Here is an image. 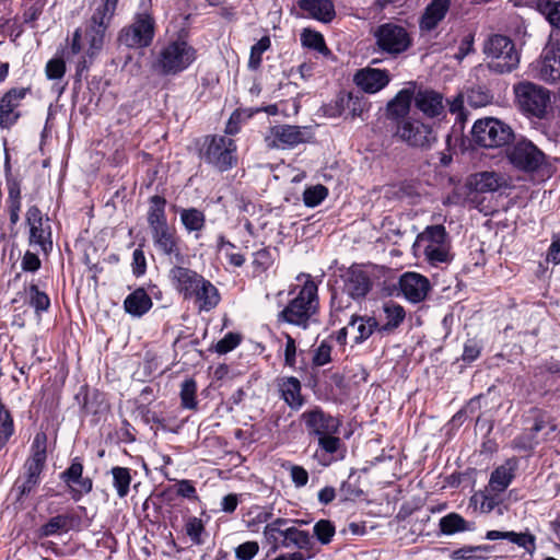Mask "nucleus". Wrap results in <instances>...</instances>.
<instances>
[{"label":"nucleus","mask_w":560,"mask_h":560,"mask_svg":"<svg viewBox=\"0 0 560 560\" xmlns=\"http://www.w3.org/2000/svg\"><path fill=\"white\" fill-rule=\"evenodd\" d=\"M118 0H101L91 18L90 25L84 34L77 30L72 37L71 52H84L82 60L78 63V71L89 67L92 58L100 52L104 45L105 31L117 5Z\"/></svg>","instance_id":"obj_1"},{"label":"nucleus","mask_w":560,"mask_h":560,"mask_svg":"<svg viewBox=\"0 0 560 560\" xmlns=\"http://www.w3.org/2000/svg\"><path fill=\"white\" fill-rule=\"evenodd\" d=\"M319 446L327 453L334 454L340 445V439L336 434H327L318 438Z\"/></svg>","instance_id":"obj_63"},{"label":"nucleus","mask_w":560,"mask_h":560,"mask_svg":"<svg viewBox=\"0 0 560 560\" xmlns=\"http://www.w3.org/2000/svg\"><path fill=\"white\" fill-rule=\"evenodd\" d=\"M417 242L423 245L424 256L432 265L450 261V242L443 225L428 226L418 235Z\"/></svg>","instance_id":"obj_9"},{"label":"nucleus","mask_w":560,"mask_h":560,"mask_svg":"<svg viewBox=\"0 0 560 560\" xmlns=\"http://www.w3.org/2000/svg\"><path fill=\"white\" fill-rule=\"evenodd\" d=\"M25 476L16 481V490L19 492L18 500L28 495L39 483L40 474L44 468L25 464Z\"/></svg>","instance_id":"obj_37"},{"label":"nucleus","mask_w":560,"mask_h":560,"mask_svg":"<svg viewBox=\"0 0 560 560\" xmlns=\"http://www.w3.org/2000/svg\"><path fill=\"white\" fill-rule=\"evenodd\" d=\"M399 288L408 301L419 303L427 298L430 290V282L420 273L406 272L400 277Z\"/></svg>","instance_id":"obj_21"},{"label":"nucleus","mask_w":560,"mask_h":560,"mask_svg":"<svg viewBox=\"0 0 560 560\" xmlns=\"http://www.w3.org/2000/svg\"><path fill=\"white\" fill-rule=\"evenodd\" d=\"M203 159L220 171H225L235 163L236 145L231 138L213 136L206 139Z\"/></svg>","instance_id":"obj_12"},{"label":"nucleus","mask_w":560,"mask_h":560,"mask_svg":"<svg viewBox=\"0 0 560 560\" xmlns=\"http://www.w3.org/2000/svg\"><path fill=\"white\" fill-rule=\"evenodd\" d=\"M13 432V419L9 410L0 405V450L7 444Z\"/></svg>","instance_id":"obj_49"},{"label":"nucleus","mask_w":560,"mask_h":560,"mask_svg":"<svg viewBox=\"0 0 560 560\" xmlns=\"http://www.w3.org/2000/svg\"><path fill=\"white\" fill-rule=\"evenodd\" d=\"M483 52L490 59V69L498 73L511 72L520 63L514 43L504 35L490 36L485 43Z\"/></svg>","instance_id":"obj_4"},{"label":"nucleus","mask_w":560,"mask_h":560,"mask_svg":"<svg viewBox=\"0 0 560 560\" xmlns=\"http://www.w3.org/2000/svg\"><path fill=\"white\" fill-rule=\"evenodd\" d=\"M30 90L19 88L9 90L0 100V128L7 129L13 126L20 118L18 107L25 98Z\"/></svg>","instance_id":"obj_18"},{"label":"nucleus","mask_w":560,"mask_h":560,"mask_svg":"<svg viewBox=\"0 0 560 560\" xmlns=\"http://www.w3.org/2000/svg\"><path fill=\"white\" fill-rule=\"evenodd\" d=\"M304 279L299 294L279 313L278 319L291 325L306 328L311 317L317 310V285L307 275H300L298 280Z\"/></svg>","instance_id":"obj_2"},{"label":"nucleus","mask_w":560,"mask_h":560,"mask_svg":"<svg viewBox=\"0 0 560 560\" xmlns=\"http://www.w3.org/2000/svg\"><path fill=\"white\" fill-rule=\"evenodd\" d=\"M471 501L475 504H479V509L482 513L492 512L499 504L500 500L494 494L489 492H478L471 497Z\"/></svg>","instance_id":"obj_53"},{"label":"nucleus","mask_w":560,"mask_h":560,"mask_svg":"<svg viewBox=\"0 0 560 560\" xmlns=\"http://www.w3.org/2000/svg\"><path fill=\"white\" fill-rule=\"evenodd\" d=\"M313 137L311 127L276 125L269 129L265 138L266 144L271 149H292L301 143L308 142Z\"/></svg>","instance_id":"obj_11"},{"label":"nucleus","mask_w":560,"mask_h":560,"mask_svg":"<svg viewBox=\"0 0 560 560\" xmlns=\"http://www.w3.org/2000/svg\"><path fill=\"white\" fill-rule=\"evenodd\" d=\"M314 535L323 545H327L335 535V526L328 520H320L314 525Z\"/></svg>","instance_id":"obj_54"},{"label":"nucleus","mask_w":560,"mask_h":560,"mask_svg":"<svg viewBox=\"0 0 560 560\" xmlns=\"http://www.w3.org/2000/svg\"><path fill=\"white\" fill-rule=\"evenodd\" d=\"M21 266L24 271L34 272L39 269L40 259L35 253L27 250L22 258Z\"/></svg>","instance_id":"obj_64"},{"label":"nucleus","mask_w":560,"mask_h":560,"mask_svg":"<svg viewBox=\"0 0 560 560\" xmlns=\"http://www.w3.org/2000/svg\"><path fill=\"white\" fill-rule=\"evenodd\" d=\"M354 342L361 343L366 340L375 330L378 331V323L374 317L352 316L348 324Z\"/></svg>","instance_id":"obj_33"},{"label":"nucleus","mask_w":560,"mask_h":560,"mask_svg":"<svg viewBox=\"0 0 560 560\" xmlns=\"http://www.w3.org/2000/svg\"><path fill=\"white\" fill-rule=\"evenodd\" d=\"M195 58V49L185 40L177 39L160 50L153 68L161 74H175L188 68Z\"/></svg>","instance_id":"obj_5"},{"label":"nucleus","mask_w":560,"mask_h":560,"mask_svg":"<svg viewBox=\"0 0 560 560\" xmlns=\"http://www.w3.org/2000/svg\"><path fill=\"white\" fill-rule=\"evenodd\" d=\"M471 135L478 145L489 149L504 147L514 139L511 126L493 117L477 120L472 126Z\"/></svg>","instance_id":"obj_6"},{"label":"nucleus","mask_w":560,"mask_h":560,"mask_svg":"<svg viewBox=\"0 0 560 560\" xmlns=\"http://www.w3.org/2000/svg\"><path fill=\"white\" fill-rule=\"evenodd\" d=\"M440 530L444 535H454L456 533L475 530V523L467 522L458 513L452 512L440 520Z\"/></svg>","instance_id":"obj_34"},{"label":"nucleus","mask_w":560,"mask_h":560,"mask_svg":"<svg viewBox=\"0 0 560 560\" xmlns=\"http://www.w3.org/2000/svg\"><path fill=\"white\" fill-rule=\"evenodd\" d=\"M451 5V0H432L424 10L420 21V27L424 31L434 30L445 18Z\"/></svg>","instance_id":"obj_27"},{"label":"nucleus","mask_w":560,"mask_h":560,"mask_svg":"<svg viewBox=\"0 0 560 560\" xmlns=\"http://www.w3.org/2000/svg\"><path fill=\"white\" fill-rule=\"evenodd\" d=\"M28 304L39 313L47 311L50 306V300L48 295L40 291L36 284H31L27 289Z\"/></svg>","instance_id":"obj_46"},{"label":"nucleus","mask_w":560,"mask_h":560,"mask_svg":"<svg viewBox=\"0 0 560 560\" xmlns=\"http://www.w3.org/2000/svg\"><path fill=\"white\" fill-rule=\"evenodd\" d=\"M354 81L363 91L376 93L388 84L389 74L386 70L365 68L357 72Z\"/></svg>","instance_id":"obj_24"},{"label":"nucleus","mask_w":560,"mask_h":560,"mask_svg":"<svg viewBox=\"0 0 560 560\" xmlns=\"http://www.w3.org/2000/svg\"><path fill=\"white\" fill-rule=\"evenodd\" d=\"M281 397L293 409H299L303 405L301 395V383L296 377H283L278 383Z\"/></svg>","instance_id":"obj_32"},{"label":"nucleus","mask_w":560,"mask_h":560,"mask_svg":"<svg viewBox=\"0 0 560 560\" xmlns=\"http://www.w3.org/2000/svg\"><path fill=\"white\" fill-rule=\"evenodd\" d=\"M399 138L412 147H429L435 141V136L430 126L419 120H404L397 128Z\"/></svg>","instance_id":"obj_17"},{"label":"nucleus","mask_w":560,"mask_h":560,"mask_svg":"<svg viewBox=\"0 0 560 560\" xmlns=\"http://www.w3.org/2000/svg\"><path fill=\"white\" fill-rule=\"evenodd\" d=\"M282 548L295 547L298 549H310L312 547V537L308 532L301 530L294 526L285 527L283 539L280 541Z\"/></svg>","instance_id":"obj_35"},{"label":"nucleus","mask_w":560,"mask_h":560,"mask_svg":"<svg viewBox=\"0 0 560 560\" xmlns=\"http://www.w3.org/2000/svg\"><path fill=\"white\" fill-rule=\"evenodd\" d=\"M154 36V20L148 13L138 14L133 23L124 27L119 34V42L130 48L148 47Z\"/></svg>","instance_id":"obj_13"},{"label":"nucleus","mask_w":560,"mask_h":560,"mask_svg":"<svg viewBox=\"0 0 560 560\" xmlns=\"http://www.w3.org/2000/svg\"><path fill=\"white\" fill-rule=\"evenodd\" d=\"M155 248L163 255L180 260L183 254L179 247V238L176 231L170 225L151 232Z\"/></svg>","instance_id":"obj_23"},{"label":"nucleus","mask_w":560,"mask_h":560,"mask_svg":"<svg viewBox=\"0 0 560 560\" xmlns=\"http://www.w3.org/2000/svg\"><path fill=\"white\" fill-rule=\"evenodd\" d=\"M113 476V486L115 487L117 494L119 498H125L129 492V487L131 482L130 470L126 467H113L112 470Z\"/></svg>","instance_id":"obj_44"},{"label":"nucleus","mask_w":560,"mask_h":560,"mask_svg":"<svg viewBox=\"0 0 560 560\" xmlns=\"http://www.w3.org/2000/svg\"><path fill=\"white\" fill-rule=\"evenodd\" d=\"M185 532L192 544H203L202 534L205 533V525L200 518L196 516L188 517L185 523Z\"/></svg>","instance_id":"obj_51"},{"label":"nucleus","mask_w":560,"mask_h":560,"mask_svg":"<svg viewBox=\"0 0 560 560\" xmlns=\"http://www.w3.org/2000/svg\"><path fill=\"white\" fill-rule=\"evenodd\" d=\"M343 290L352 299L364 298L371 290V279L360 266L350 267L343 275Z\"/></svg>","instance_id":"obj_22"},{"label":"nucleus","mask_w":560,"mask_h":560,"mask_svg":"<svg viewBox=\"0 0 560 560\" xmlns=\"http://www.w3.org/2000/svg\"><path fill=\"white\" fill-rule=\"evenodd\" d=\"M468 189L467 201L479 207V194H492L510 187L505 174L494 171H483L471 174L466 182Z\"/></svg>","instance_id":"obj_10"},{"label":"nucleus","mask_w":560,"mask_h":560,"mask_svg":"<svg viewBox=\"0 0 560 560\" xmlns=\"http://www.w3.org/2000/svg\"><path fill=\"white\" fill-rule=\"evenodd\" d=\"M197 385L192 378H187L182 383L180 386V399L184 408L195 409L197 406L196 401Z\"/></svg>","instance_id":"obj_50"},{"label":"nucleus","mask_w":560,"mask_h":560,"mask_svg":"<svg viewBox=\"0 0 560 560\" xmlns=\"http://www.w3.org/2000/svg\"><path fill=\"white\" fill-rule=\"evenodd\" d=\"M131 267L133 275H136L137 277L144 275L147 270V260L144 253L141 248H137L133 250Z\"/></svg>","instance_id":"obj_61"},{"label":"nucleus","mask_w":560,"mask_h":560,"mask_svg":"<svg viewBox=\"0 0 560 560\" xmlns=\"http://www.w3.org/2000/svg\"><path fill=\"white\" fill-rule=\"evenodd\" d=\"M289 523H304L303 521H299V520H288V518H282V517H278L276 520H273L272 522L268 523L265 527H264V536L266 538V540L269 542V544H272V548L273 550H277L280 546V537L283 539V533L285 530V527H288V524Z\"/></svg>","instance_id":"obj_38"},{"label":"nucleus","mask_w":560,"mask_h":560,"mask_svg":"<svg viewBox=\"0 0 560 560\" xmlns=\"http://www.w3.org/2000/svg\"><path fill=\"white\" fill-rule=\"evenodd\" d=\"M536 9L552 27L560 30V0H536Z\"/></svg>","instance_id":"obj_41"},{"label":"nucleus","mask_w":560,"mask_h":560,"mask_svg":"<svg viewBox=\"0 0 560 560\" xmlns=\"http://www.w3.org/2000/svg\"><path fill=\"white\" fill-rule=\"evenodd\" d=\"M219 252L225 257L230 265L242 267L245 262L243 254L236 250V246L223 237H220L218 244Z\"/></svg>","instance_id":"obj_45"},{"label":"nucleus","mask_w":560,"mask_h":560,"mask_svg":"<svg viewBox=\"0 0 560 560\" xmlns=\"http://www.w3.org/2000/svg\"><path fill=\"white\" fill-rule=\"evenodd\" d=\"M515 103L527 116L545 119L550 106V91L530 81H522L513 86Z\"/></svg>","instance_id":"obj_3"},{"label":"nucleus","mask_w":560,"mask_h":560,"mask_svg":"<svg viewBox=\"0 0 560 560\" xmlns=\"http://www.w3.org/2000/svg\"><path fill=\"white\" fill-rule=\"evenodd\" d=\"M516 470V460L509 459L497 467L489 479V490L495 493L503 492L512 482Z\"/></svg>","instance_id":"obj_26"},{"label":"nucleus","mask_w":560,"mask_h":560,"mask_svg":"<svg viewBox=\"0 0 560 560\" xmlns=\"http://www.w3.org/2000/svg\"><path fill=\"white\" fill-rule=\"evenodd\" d=\"M60 479L67 487L68 493L73 501L90 493L93 489V481L90 477L83 476V464L75 457L71 465L60 474Z\"/></svg>","instance_id":"obj_16"},{"label":"nucleus","mask_w":560,"mask_h":560,"mask_svg":"<svg viewBox=\"0 0 560 560\" xmlns=\"http://www.w3.org/2000/svg\"><path fill=\"white\" fill-rule=\"evenodd\" d=\"M47 458V435L39 431L35 434L31 445V456L25 464L44 468Z\"/></svg>","instance_id":"obj_39"},{"label":"nucleus","mask_w":560,"mask_h":560,"mask_svg":"<svg viewBox=\"0 0 560 560\" xmlns=\"http://www.w3.org/2000/svg\"><path fill=\"white\" fill-rule=\"evenodd\" d=\"M503 539H508L509 541L517 545L518 547L524 548L529 553H533L536 549L535 537L532 534L504 532Z\"/></svg>","instance_id":"obj_52"},{"label":"nucleus","mask_w":560,"mask_h":560,"mask_svg":"<svg viewBox=\"0 0 560 560\" xmlns=\"http://www.w3.org/2000/svg\"><path fill=\"white\" fill-rule=\"evenodd\" d=\"M124 307L128 314L141 317L152 307V300L143 289H137L125 299Z\"/></svg>","instance_id":"obj_31"},{"label":"nucleus","mask_w":560,"mask_h":560,"mask_svg":"<svg viewBox=\"0 0 560 560\" xmlns=\"http://www.w3.org/2000/svg\"><path fill=\"white\" fill-rule=\"evenodd\" d=\"M383 313V324L378 325V332H393L400 326L406 317L405 308L393 301L384 303Z\"/></svg>","instance_id":"obj_30"},{"label":"nucleus","mask_w":560,"mask_h":560,"mask_svg":"<svg viewBox=\"0 0 560 560\" xmlns=\"http://www.w3.org/2000/svg\"><path fill=\"white\" fill-rule=\"evenodd\" d=\"M273 264L271 252L267 248H261L254 254L253 267L256 273H262Z\"/></svg>","instance_id":"obj_56"},{"label":"nucleus","mask_w":560,"mask_h":560,"mask_svg":"<svg viewBox=\"0 0 560 560\" xmlns=\"http://www.w3.org/2000/svg\"><path fill=\"white\" fill-rule=\"evenodd\" d=\"M192 299L198 303L200 311H210L219 304L220 294L209 280L202 278L196 292L192 294Z\"/></svg>","instance_id":"obj_29"},{"label":"nucleus","mask_w":560,"mask_h":560,"mask_svg":"<svg viewBox=\"0 0 560 560\" xmlns=\"http://www.w3.org/2000/svg\"><path fill=\"white\" fill-rule=\"evenodd\" d=\"M372 34L377 49L390 56L400 55L411 46L408 31L393 22L376 26Z\"/></svg>","instance_id":"obj_8"},{"label":"nucleus","mask_w":560,"mask_h":560,"mask_svg":"<svg viewBox=\"0 0 560 560\" xmlns=\"http://www.w3.org/2000/svg\"><path fill=\"white\" fill-rule=\"evenodd\" d=\"M412 98L415 100L412 91L408 89L401 90L396 97L388 103V114L395 118L404 117L409 112Z\"/></svg>","instance_id":"obj_40"},{"label":"nucleus","mask_w":560,"mask_h":560,"mask_svg":"<svg viewBox=\"0 0 560 560\" xmlns=\"http://www.w3.org/2000/svg\"><path fill=\"white\" fill-rule=\"evenodd\" d=\"M259 550L258 542L256 541H246L244 544H241L236 550L235 555L237 559L241 560H252Z\"/></svg>","instance_id":"obj_59"},{"label":"nucleus","mask_w":560,"mask_h":560,"mask_svg":"<svg viewBox=\"0 0 560 560\" xmlns=\"http://www.w3.org/2000/svg\"><path fill=\"white\" fill-rule=\"evenodd\" d=\"M290 476L295 487L301 488L308 482V472L299 465L289 466Z\"/></svg>","instance_id":"obj_60"},{"label":"nucleus","mask_w":560,"mask_h":560,"mask_svg":"<svg viewBox=\"0 0 560 560\" xmlns=\"http://www.w3.org/2000/svg\"><path fill=\"white\" fill-rule=\"evenodd\" d=\"M415 104L429 117H436L444 110L443 96L433 90H419L415 94Z\"/></svg>","instance_id":"obj_25"},{"label":"nucleus","mask_w":560,"mask_h":560,"mask_svg":"<svg viewBox=\"0 0 560 560\" xmlns=\"http://www.w3.org/2000/svg\"><path fill=\"white\" fill-rule=\"evenodd\" d=\"M71 517L68 515H56L39 528L42 537H48L66 533L70 528Z\"/></svg>","instance_id":"obj_43"},{"label":"nucleus","mask_w":560,"mask_h":560,"mask_svg":"<svg viewBox=\"0 0 560 560\" xmlns=\"http://www.w3.org/2000/svg\"><path fill=\"white\" fill-rule=\"evenodd\" d=\"M180 221L188 232H199L205 226L206 218L202 211L189 208L180 211Z\"/></svg>","instance_id":"obj_42"},{"label":"nucleus","mask_w":560,"mask_h":560,"mask_svg":"<svg viewBox=\"0 0 560 560\" xmlns=\"http://www.w3.org/2000/svg\"><path fill=\"white\" fill-rule=\"evenodd\" d=\"M302 45L322 54H328L329 50L325 44L324 37L320 33L305 28L301 34Z\"/></svg>","instance_id":"obj_48"},{"label":"nucleus","mask_w":560,"mask_h":560,"mask_svg":"<svg viewBox=\"0 0 560 560\" xmlns=\"http://www.w3.org/2000/svg\"><path fill=\"white\" fill-rule=\"evenodd\" d=\"M270 45L271 40L269 36H264L255 45L252 46L248 60V68L250 70L259 69L262 61V54L270 48Z\"/></svg>","instance_id":"obj_47"},{"label":"nucleus","mask_w":560,"mask_h":560,"mask_svg":"<svg viewBox=\"0 0 560 560\" xmlns=\"http://www.w3.org/2000/svg\"><path fill=\"white\" fill-rule=\"evenodd\" d=\"M327 196V188L323 185H316L307 188L303 194L304 203L307 207H316Z\"/></svg>","instance_id":"obj_55"},{"label":"nucleus","mask_w":560,"mask_h":560,"mask_svg":"<svg viewBox=\"0 0 560 560\" xmlns=\"http://www.w3.org/2000/svg\"><path fill=\"white\" fill-rule=\"evenodd\" d=\"M298 5L313 19L324 23L330 22L336 15L330 0H299Z\"/></svg>","instance_id":"obj_28"},{"label":"nucleus","mask_w":560,"mask_h":560,"mask_svg":"<svg viewBox=\"0 0 560 560\" xmlns=\"http://www.w3.org/2000/svg\"><path fill=\"white\" fill-rule=\"evenodd\" d=\"M331 348L329 345L322 342L315 351L313 363L317 366L327 364L330 361Z\"/></svg>","instance_id":"obj_62"},{"label":"nucleus","mask_w":560,"mask_h":560,"mask_svg":"<svg viewBox=\"0 0 560 560\" xmlns=\"http://www.w3.org/2000/svg\"><path fill=\"white\" fill-rule=\"evenodd\" d=\"M168 278L174 289L184 299H192V294L203 277L189 268L174 266L168 272Z\"/></svg>","instance_id":"obj_20"},{"label":"nucleus","mask_w":560,"mask_h":560,"mask_svg":"<svg viewBox=\"0 0 560 560\" xmlns=\"http://www.w3.org/2000/svg\"><path fill=\"white\" fill-rule=\"evenodd\" d=\"M508 162L524 173L537 172L545 163V153L530 140L520 139L505 150Z\"/></svg>","instance_id":"obj_7"},{"label":"nucleus","mask_w":560,"mask_h":560,"mask_svg":"<svg viewBox=\"0 0 560 560\" xmlns=\"http://www.w3.org/2000/svg\"><path fill=\"white\" fill-rule=\"evenodd\" d=\"M536 77L545 82L560 81V42L549 40L536 62Z\"/></svg>","instance_id":"obj_15"},{"label":"nucleus","mask_w":560,"mask_h":560,"mask_svg":"<svg viewBox=\"0 0 560 560\" xmlns=\"http://www.w3.org/2000/svg\"><path fill=\"white\" fill-rule=\"evenodd\" d=\"M306 429L311 435L318 438L327 434H337L339 432L340 421L322 411L315 409L302 415Z\"/></svg>","instance_id":"obj_19"},{"label":"nucleus","mask_w":560,"mask_h":560,"mask_svg":"<svg viewBox=\"0 0 560 560\" xmlns=\"http://www.w3.org/2000/svg\"><path fill=\"white\" fill-rule=\"evenodd\" d=\"M241 337L237 334L229 332L215 345V351L220 354L228 353L238 346Z\"/></svg>","instance_id":"obj_58"},{"label":"nucleus","mask_w":560,"mask_h":560,"mask_svg":"<svg viewBox=\"0 0 560 560\" xmlns=\"http://www.w3.org/2000/svg\"><path fill=\"white\" fill-rule=\"evenodd\" d=\"M26 223L30 229V245L37 246L42 252L48 253L52 247L49 219L44 218L36 206H32L26 211Z\"/></svg>","instance_id":"obj_14"},{"label":"nucleus","mask_w":560,"mask_h":560,"mask_svg":"<svg viewBox=\"0 0 560 560\" xmlns=\"http://www.w3.org/2000/svg\"><path fill=\"white\" fill-rule=\"evenodd\" d=\"M45 72L49 80L61 79L66 73V63L60 58H54L47 62Z\"/></svg>","instance_id":"obj_57"},{"label":"nucleus","mask_w":560,"mask_h":560,"mask_svg":"<svg viewBox=\"0 0 560 560\" xmlns=\"http://www.w3.org/2000/svg\"><path fill=\"white\" fill-rule=\"evenodd\" d=\"M148 223L151 232L168 225L165 215V199L163 197L156 195L151 197L148 210Z\"/></svg>","instance_id":"obj_36"}]
</instances>
